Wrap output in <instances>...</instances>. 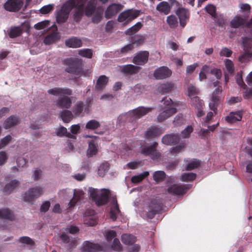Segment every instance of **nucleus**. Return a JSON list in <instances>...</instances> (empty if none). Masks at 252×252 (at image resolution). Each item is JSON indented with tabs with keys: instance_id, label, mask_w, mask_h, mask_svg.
I'll list each match as a JSON object with an SVG mask.
<instances>
[{
	"instance_id": "1",
	"label": "nucleus",
	"mask_w": 252,
	"mask_h": 252,
	"mask_svg": "<svg viewBox=\"0 0 252 252\" xmlns=\"http://www.w3.org/2000/svg\"><path fill=\"white\" fill-rule=\"evenodd\" d=\"M48 93L55 96H61L56 102V106L61 109H68L72 104V100L68 96L72 94L71 89L67 88L55 87L48 90Z\"/></svg>"
},
{
	"instance_id": "2",
	"label": "nucleus",
	"mask_w": 252,
	"mask_h": 252,
	"mask_svg": "<svg viewBox=\"0 0 252 252\" xmlns=\"http://www.w3.org/2000/svg\"><path fill=\"white\" fill-rule=\"evenodd\" d=\"M63 64L68 66L65 69V71L67 73L85 77L87 76L90 73L89 70H84L81 59L73 58H66L63 61Z\"/></svg>"
},
{
	"instance_id": "3",
	"label": "nucleus",
	"mask_w": 252,
	"mask_h": 252,
	"mask_svg": "<svg viewBox=\"0 0 252 252\" xmlns=\"http://www.w3.org/2000/svg\"><path fill=\"white\" fill-rule=\"evenodd\" d=\"M90 197L98 206L107 203L110 191L107 189H102L99 191L96 189L90 188L89 189Z\"/></svg>"
},
{
	"instance_id": "4",
	"label": "nucleus",
	"mask_w": 252,
	"mask_h": 252,
	"mask_svg": "<svg viewBox=\"0 0 252 252\" xmlns=\"http://www.w3.org/2000/svg\"><path fill=\"white\" fill-rule=\"evenodd\" d=\"M88 0H70L69 2L73 5V18L74 21L79 23L85 12L84 6Z\"/></svg>"
},
{
	"instance_id": "5",
	"label": "nucleus",
	"mask_w": 252,
	"mask_h": 252,
	"mask_svg": "<svg viewBox=\"0 0 252 252\" xmlns=\"http://www.w3.org/2000/svg\"><path fill=\"white\" fill-rule=\"evenodd\" d=\"M219 84L220 82L218 81H216L213 83L215 87L219 86L213 93L211 101L209 104L210 109L214 111L215 114H217L218 106L220 103V95L222 89L221 87L219 85Z\"/></svg>"
},
{
	"instance_id": "6",
	"label": "nucleus",
	"mask_w": 252,
	"mask_h": 252,
	"mask_svg": "<svg viewBox=\"0 0 252 252\" xmlns=\"http://www.w3.org/2000/svg\"><path fill=\"white\" fill-rule=\"evenodd\" d=\"M74 5L69 2V0L65 2L60 10L57 11L56 14V21L58 24L65 23L68 18L69 13L73 9Z\"/></svg>"
},
{
	"instance_id": "7",
	"label": "nucleus",
	"mask_w": 252,
	"mask_h": 252,
	"mask_svg": "<svg viewBox=\"0 0 252 252\" xmlns=\"http://www.w3.org/2000/svg\"><path fill=\"white\" fill-rule=\"evenodd\" d=\"M43 193V189L40 187L31 188L24 193L23 200L30 204H33L34 200L39 198Z\"/></svg>"
},
{
	"instance_id": "8",
	"label": "nucleus",
	"mask_w": 252,
	"mask_h": 252,
	"mask_svg": "<svg viewBox=\"0 0 252 252\" xmlns=\"http://www.w3.org/2000/svg\"><path fill=\"white\" fill-rule=\"evenodd\" d=\"M158 143L154 142L151 145H145L141 147V154L145 156H149L151 159L156 160L159 158L161 154L157 150Z\"/></svg>"
},
{
	"instance_id": "9",
	"label": "nucleus",
	"mask_w": 252,
	"mask_h": 252,
	"mask_svg": "<svg viewBox=\"0 0 252 252\" xmlns=\"http://www.w3.org/2000/svg\"><path fill=\"white\" fill-rule=\"evenodd\" d=\"M152 109V107H138L128 112L126 115L127 120L133 122L135 120L140 119L151 112Z\"/></svg>"
},
{
	"instance_id": "10",
	"label": "nucleus",
	"mask_w": 252,
	"mask_h": 252,
	"mask_svg": "<svg viewBox=\"0 0 252 252\" xmlns=\"http://www.w3.org/2000/svg\"><path fill=\"white\" fill-rule=\"evenodd\" d=\"M162 203L159 199H153L150 202L146 213V217L149 219H153L156 214L162 209Z\"/></svg>"
},
{
	"instance_id": "11",
	"label": "nucleus",
	"mask_w": 252,
	"mask_h": 252,
	"mask_svg": "<svg viewBox=\"0 0 252 252\" xmlns=\"http://www.w3.org/2000/svg\"><path fill=\"white\" fill-rule=\"evenodd\" d=\"M139 15V11L137 10L130 9L121 12L118 17V21L119 22H125L127 24L130 22Z\"/></svg>"
},
{
	"instance_id": "12",
	"label": "nucleus",
	"mask_w": 252,
	"mask_h": 252,
	"mask_svg": "<svg viewBox=\"0 0 252 252\" xmlns=\"http://www.w3.org/2000/svg\"><path fill=\"white\" fill-rule=\"evenodd\" d=\"M24 4L21 0H7L4 4V9L9 12L19 11Z\"/></svg>"
},
{
	"instance_id": "13",
	"label": "nucleus",
	"mask_w": 252,
	"mask_h": 252,
	"mask_svg": "<svg viewBox=\"0 0 252 252\" xmlns=\"http://www.w3.org/2000/svg\"><path fill=\"white\" fill-rule=\"evenodd\" d=\"M149 53L147 51L138 52L132 59V63L138 65H144L148 61Z\"/></svg>"
},
{
	"instance_id": "14",
	"label": "nucleus",
	"mask_w": 252,
	"mask_h": 252,
	"mask_svg": "<svg viewBox=\"0 0 252 252\" xmlns=\"http://www.w3.org/2000/svg\"><path fill=\"white\" fill-rule=\"evenodd\" d=\"M172 73V71L168 67L162 66L154 71V76L157 79H164L170 77Z\"/></svg>"
},
{
	"instance_id": "15",
	"label": "nucleus",
	"mask_w": 252,
	"mask_h": 252,
	"mask_svg": "<svg viewBox=\"0 0 252 252\" xmlns=\"http://www.w3.org/2000/svg\"><path fill=\"white\" fill-rule=\"evenodd\" d=\"M189 189L188 185H178L174 184L168 187L167 191L173 195H184Z\"/></svg>"
},
{
	"instance_id": "16",
	"label": "nucleus",
	"mask_w": 252,
	"mask_h": 252,
	"mask_svg": "<svg viewBox=\"0 0 252 252\" xmlns=\"http://www.w3.org/2000/svg\"><path fill=\"white\" fill-rule=\"evenodd\" d=\"M123 5L119 3H112L109 5L105 11V17L111 19L118 13L123 8Z\"/></svg>"
},
{
	"instance_id": "17",
	"label": "nucleus",
	"mask_w": 252,
	"mask_h": 252,
	"mask_svg": "<svg viewBox=\"0 0 252 252\" xmlns=\"http://www.w3.org/2000/svg\"><path fill=\"white\" fill-rule=\"evenodd\" d=\"M85 193L80 189H74L73 191V196L68 203L69 208L74 207L76 204L82 200L84 197Z\"/></svg>"
},
{
	"instance_id": "18",
	"label": "nucleus",
	"mask_w": 252,
	"mask_h": 252,
	"mask_svg": "<svg viewBox=\"0 0 252 252\" xmlns=\"http://www.w3.org/2000/svg\"><path fill=\"white\" fill-rule=\"evenodd\" d=\"M102 248L97 244L87 241L83 245L82 251L84 252H96L100 251Z\"/></svg>"
},
{
	"instance_id": "19",
	"label": "nucleus",
	"mask_w": 252,
	"mask_h": 252,
	"mask_svg": "<svg viewBox=\"0 0 252 252\" xmlns=\"http://www.w3.org/2000/svg\"><path fill=\"white\" fill-rule=\"evenodd\" d=\"M180 137L178 134H170L164 135L162 138V143L167 145H175L180 141Z\"/></svg>"
},
{
	"instance_id": "20",
	"label": "nucleus",
	"mask_w": 252,
	"mask_h": 252,
	"mask_svg": "<svg viewBox=\"0 0 252 252\" xmlns=\"http://www.w3.org/2000/svg\"><path fill=\"white\" fill-rule=\"evenodd\" d=\"M121 72L124 74L132 75L137 73L141 69V67L128 64L120 66Z\"/></svg>"
},
{
	"instance_id": "21",
	"label": "nucleus",
	"mask_w": 252,
	"mask_h": 252,
	"mask_svg": "<svg viewBox=\"0 0 252 252\" xmlns=\"http://www.w3.org/2000/svg\"><path fill=\"white\" fill-rule=\"evenodd\" d=\"M176 14L179 17L181 26L184 28L186 25V21L189 17L188 11L184 8H179L176 11Z\"/></svg>"
},
{
	"instance_id": "22",
	"label": "nucleus",
	"mask_w": 252,
	"mask_h": 252,
	"mask_svg": "<svg viewBox=\"0 0 252 252\" xmlns=\"http://www.w3.org/2000/svg\"><path fill=\"white\" fill-rule=\"evenodd\" d=\"M176 112V108L174 107L165 109L158 115L157 120L158 122H162Z\"/></svg>"
},
{
	"instance_id": "23",
	"label": "nucleus",
	"mask_w": 252,
	"mask_h": 252,
	"mask_svg": "<svg viewBox=\"0 0 252 252\" xmlns=\"http://www.w3.org/2000/svg\"><path fill=\"white\" fill-rule=\"evenodd\" d=\"M60 238L64 244L67 245V249L68 250L74 249L77 246V240L75 239L71 240L70 237L64 233L61 234Z\"/></svg>"
},
{
	"instance_id": "24",
	"label": "nucleus",
	"mask_w": 252,
	"mask_h": 252,
	"mask_svg": "<svg viewBox=\"0 0 252 252\" xmlns=\"http://www.w3.org/2000/svg\"><path fill=\"white\" fill-rule=\"evenodd\" d=\"M97 5L96 0H90L84 7L85 15L87 17H91L94 13Z\"/></svg>"
},
{
	"instance_id": "25",
	"label": "nucleus",
	"mask_w": 252,
	"mask_h": 252,
	"mask_svg": "<svg viewBox=\"0 0 252 252\" xmlns=\"http://www.w3.org/2000/svg\"><path fill=\"white\" fill-rule=\"evenodd\" d=\"M19 123V117L15 115H11L4 121L3 124L4 128L5 129H8L17 125Z\"/></svg>"
},
{
	"instance_id": "26",
	"label": "nucleus",
	"mask_w": 252,
	"mask_h": 252,
	"mask_svg": "<svg viewBox=\"0 0 252 252\" xmlns=\"http://www.w3.org/2000/svg\"><path fill=\"white\" fill-rule=\"evenodd\" d=\"M19 182L18 180L16 179L11 180L5 185L3 192L6 195H9L19 186Z\"/></svg>"
},
{
	"instance_id": "27",
	"label": "nucleus",
	"mask_w": 252,
	"mask_h": 252,
	"mask_svg": "<svg viewBox=\"0 0 252 252\" xmlns=\"http://www.w3.org/2000/svg\"><path fill=\"white\" fill-rule=\"evenodd\" d=\"M242 118V112L241 111L231 112L229 115L225 117V120L228 123H234L240 121Z\"/></svg>"
},
{
	"instance_id": "28",
	"label": "nucleus",
	"mask_w": 252,
	"mask_h": 252,
	"mask_svg": "<svg viewBox=\"0 0 252 252\" xmlns=\"http://www.w3.org/2000/svg\"><path fill=\"white\" fill-rule=\"evenodd\" d=\"M171 6L165 1L160 2L156 7V10L160 13L168 15L171 11Z\"/></svg>"
},
{
	"instance_id": "29",
	"label": "nucleus",
	"mask_w": 252,
	"mask_h": 252,
	"mask_svg": "<svg viewBox=\"0 0 252 252\" xmlns=\"http://www.w3.org/2000/svg\"><path fill=\"white\" fill-rule=\"evenodd\" d=\"M175 89V84L171 82H166L158 86V91L162 94L168 93Z\"/></svg>"
},
{
	"instance_id": "30",
	"label": "nucleus",
	"mask_w": 252,
	"mask_h": 252,
	"mask_svg": "<svg viewBox=\"0 0 252 252\" xmlns=\"http://www.w3.org/2000/svg\"><path fill=\"white\" fill-rule=\"evenodd\" d=\"M65 43L66 46L74 48L80 47L82 45V40L76 37L66 40Z\"/></svg>"
},
{
	"instance_id": "31",
	"label": "nucleus",
	"mask_w": 252,
	"mask_h": 252,
	"mask_svg": "<svg viewBox=\"0 0 252 252\" xmlns=\"http://www.w3.org/2000/svg\"><path fill=\"white\" fill-rule=\"evenodd\" d=\"M161 134L160 130L156 126L149 128L146 132L145 137L147 138H153L159 136Z\"/></svg>"
},
{
	"instance_id": "32",
	"label": "nucleus",
	"mask_w": 252,
	"mask_h": 252,
	"mask_svg": "<svg viewBox=\"0 0 252 252\" xmlns=\"http://www.w3.org/2000/svg\"><path fill=\"white\" fill-rule=\"evenodd\" d=\"M113 204H114V206L111 208L110 217L113 221H115L117 220L118 215L120 213L121 211L119 209V204L116 199L113 201Z\"/></svg>"
},
{
	"instance_id": "33",
	"label": "nucleus",
	"mask_w": 252,
	"mask_h": 252,
	"mask_svg": "<svg viewBox=\"0 0 252 252\" xmlns=\"http://www.w3.org/2000/svg\"><path fill=\"white\" fill-rule=\"evenodd\" d=\"M109 81L108 77L104 75L100 76L96 81L95 89L98 90H102L105 87Z\"/></svg>"
},
{
	"instance_id": "34",
	"label": "nucleus",
	"mask_w": 252,
	"mask_h": 252,
	"mask_svg": "<svg viewBox=\"0 0 252 252\" xmlns=\"http://www.w3.org/2000/svg\"><path fill=\"white\" fill-rule=\"evenodd\" d=\"M0 219L13 220H14V215L13 212L8 208L0 209Z\"/></svg>"
},
{
	"instance_id": "35",
	"label": "nucleus",
	"mask_w": 252,
	"mask_h": 252,
	"mask_svg": "<svg viewBox=\"0 0 252 252\" xmlns=\"http://www.w3.org/2000/svg\"><path fill=\"white\" fill-rule=\"evenodd\" d=\"M98 152L97 144H95L94 141L92 140L89 143L88 149L87 152V155L88 157H92L95 155Z\"/></svg>"
},
{
	"instance_id": "36",
	"label": "nucleus",
	"mask_w": 252,
	"mask_h": 252,
	"mask_svg": "<svg viewBox=\"0 0 252 252\" xmlns=\"http://www.w3.org/2000/svg\"><path fill=\"white\" fill-rule=\"evenodd\" d=\"M121 240L124 244L131 245L135 242L136 237L131 234H124L122 235Z\"/></svg>"
},
{
	"instance_id": "37",
	"label": "nucleus",
	"mask_w": 252,
	"mask_h": 252,
	"mask_svg": "<svg viewBox=\"0 0 252 252\" xmlns=\"http://www.w3.org/2000/svg\"><path fill=\"white\" fill-rule=\"evenodd\" d=\"M73 117L72 112L67 110H63L60 113V117L64 123H69L73 119Z\"/></svg>"
},
{
	"instance_id": "38",
	"label": "nucleus",
	"mask_w": 252,
	"mask_h": 252,
	"mask_svg": "<svg viewBox=\"0 0 252 252\" xmlns=\"http://www.w3.org/2000/svg\"><path fill=\"white\" fill-rule=\"evenodd\" d=\"M103 13V9L101 7H98L92 18V22L94 24L99 23L102 20Z\"/></svg>"
},
{
	"instance_id": "39",
	"label": "nucleus",
	"mask_w": 252,
	"mask_h": 252,
	"mask_svg": "<svg viewBox=\"0 0 252 252\" xmlns=\"http://www.w3.org/2000/svg\"><path fill=\"white\" fill-rule=\"evenodd\" d=\"M149 175V172L148 171H145L139 175L134 176L131 178V182L134 184L139 183L148 176Z\"/></svg>"
},
{
	"instance_id": "40",
	"label": "nucleus",
	"mask_w": 252,
	"mask_h": 252,
	"mask_svg": "<svg viewBox=\"0 0 252 252\" xmlns=\"http://www.w3.org/2000/svg\"><path fill=\"white\" fill-rule=\"evenodd\" d=\"M56 134L59 137L66 136V137L72 138L73 135L67 132L66 128L62 126L57 129Z\"/></svg>"
},
{
	"instance_id": "41",
	"label": "nucleus",
	"mask_w": 252,
	"mask_h": 252,
	"mask_svg": "<svg viewBox=\"0 0 252 252\" xmlns=\"http://www.w3.org/2000/svg\"><path fill=\"white\" fill-rule=\"evenodd\" d=\"M23 33V30L20 27H15L11 29L9 36L10 38H15L20 36Z\"/></svg>"
},
{
	"instance_id": "42",
	"label": "nucleus",
	"mask_w": 252,
	"mask_h": 252,
	"mask_svg": "<svg viewBox=\"0 0 252 252\" xmlns=\"http://www.w3.org/2000/svg\"><path fill=\"white\" fill-rule=\"evenodd\" d=\"M100 126V123L95 120H91L86 124V128L89 130H95Z\"/></svg>"
},
{
	"instance_id": "43",
	"label": "nucleus",
	"mask_w": 252,
	"mask_h": 252,
	"mask_svg": "<svg viewBox=\"0 0 252 252\" xmlns=\"http://www.w3.org/2000/svg\"><path fill=\"white\" fill-rule=\"evenodd\" d=\"M142 27V24L141 22H138L135 25L129 28L126 32V35H131L137 32Z\"/></svg>"
},
{
	"instance_id": "44",
	"label": "nucleus",
	"mask_w": 252,
	"mask_h": 252,
	"mask_svg": "<svg viewBox=\"0 0 252 252\" xmlns=\"http://www.w3.org/2000/svg\"><path fill=\"white\" fill-rule=\"evenodd\" d=\"M166 21L170 28L175 29L178 26V22L176 17L174 15H170L167 17Z\"/></svg>"
},
{
	"instance_id": "45",
	"label": "nucleus",
	"mask_w": 252,
	"mask_h": 252,
	"mask_svg": "<svg viewBox=\"0 0 252 252\" xmlns=\"http://www.w3.org/2000/svg\"><path fill=\"white\" fill-rule=\"evenodd\" d=\"M244 20L240 17H235L230 22V26L234 28H238L244 24Z\"/></svg>"
},
{
	"instance_id": "46",
	"label": "nucleus",
	"mask_w": 252,
	"mask_h": 252,
	"mask_svg": "<svg viewBox=\"0 0 252 252\" xmlns=\"http://www.w3.org/2000/svg\"><path fill=\"white\" fill-rule=\"evenodd\" d=\"M166 177L165 173L163 171H157L153 174V179L156 182H160L163 181Z\"/></svg>"
},
{
	"instance_id": "47",
	"label": "nucleus",
	"mask_w": 252,
	"mask_h": 252,
	"mask_svg": "<svg viewBox=\"0 0 252 252\" xmlns=\"http://www.w3.org/2000/svg\"><path fill=\"white\" fill-rule=\"evenodd\" d=\"M58 40V35L56 33H52L46 36L44 39V43L49 45L55 42Z\"/></svg>"
},
{
	"instance_id": "48",
	"label": "nucleus",
	"mask_w": 252,
	"mask_h": 252,
	"mask_svg": "<svg viewBox=\"0 0 252 252\" xmlns=\"http://www.w3.org/2000/svg\"><path fill=\"white\" fill-rule=\"evenodd\" d=\"M215 24L221 28H224L225 26V20L222 15L217 14L213 17Z\"/></svg>"
},
{
	"instance_id": "49",
	"label": "nucleus",
	"mask_w": 252,
	"mask_h": 252,
	"mask_svg": "<svg viewBox=\"0 0 252 252\" xmlns=\"http://www.w3.org/2000/svg\"><path fill=\"white\" fill-rule=\"evenodd\" d=\"M196 175L193 173H185L181 176V180L184 182L192 181L195 179Z\"/></svg>"
},
{
	"instance_id": "50",
	"label": "nucleus",
	"mask_w": 252,
	"mask_h": 252,
	"mask_svg": "<svg viewBox=\"0 0 252 252\" xmlns=\"http://www.w3.org/2000/svg\"><path fill=\"white\" fill-rule=\"evenodd\" d=\"M191 105L195 108H201L203 107L204 102L198 96H195L191 98Z\"/></svg>"
},
{
	"instance_id": "51",
	"label": "nucleus",
	"mask_w": 252,
	"mask_h": 252,
	"mask_svg": "<svg viewBox=\"0 0 252 252\" xmlns=\"http://www.w3.org/2000/svg\"><path fill=\"white\" fill-rule=\"evenodd\" d=\"M84 108V103L82 101H78L75 105L73 108V112L76 116H79L83 112Z\"/></svg>"
},
{
	"instance_id": "52",
	"label": "nucleus",
	"mask_w": 252,
	"mask_h": 252,
	"mask_svg": "<svg viewBox=\"0 0 252 252\" xmlns=\"http://www.w3.org/2000/svg\"><path fill=\"white\" fill-rule=\"evenodd\" d=\"M78 54L82 57L92 58L93 56V51L90 49H83L78 50Z\"/></svg>"
},
{
	"instance_id": "53",
	"label": "nucleus",
	"mask_w": 252,
	"mask_h": 252,
	"mask_svg": "<svg viewBox=\"0 0 252 252\" xmlns=\"http://www.w3.org/2000/svg\"><path fill=\"white\" fill-rule=\"evenodd\" d=\"M200 166V162L197 159H194L190 161L186 166V170H192Z\"/></svg>"
},
{
	"instance_id": "54",
	"label": "nucleus",
	"mask_w": 252,
	"mask_h": 252,
	"mask_svg": "<svg viewBox=\"0 0 252 252\" xmlns=\"http://www.w3.org/2000/svg\"><path fill=\"white\" fill-rule=\"evenodd\" d=\"M18 242L22 244H26L31 246H33L34 244V241L28 236L20 237L18 239Z\"/></svg>"
},
{
	"instance_id": "55",
	"label": "nucleus",
	"mask_w": 252,
	"mask_h": 252,
	"mask_svg": "<svg viewBox=\"0 0 252 252\" xmlns=\"http://www.w3.org/2000/svg\"><path fill=\"white\" fill-rule=\"evenodd\" d=\"M193 131V127L191 126H188L181 132V136L184 138L189 137L190 133Z\"/></svg>"
},
{
	"instance_id": "56",
	"label": "nucleus",
	"mask_w": 252,
	"mask_h": 252,
	"mask_svg": "<svg viewBox=\"0 0 252 252\" xmlns=\"http://www.w3.org/2000/svg\"><path fill=\"white\" fill-rule=\"evenodd\" d=\"M225 67L228 72L232 74L234 72V67L233 62L229 59H226L225 61Z\"/></svg>"
},
{
	"instance_id": "57",
	"label": "nucleus",
	"mask_w": 252,
	"mask_h": 252,
	"mask_svg": "<svg viewBox=\"0 0 252 252\" xmlns=\"http://www.w3.org/2000/svg\"><path fill=\"white\" fill-rule=\"evenodd\" d=\"M50 22L49 21H43L39 22L34 26V28L37 30H42L49 26Z\"/></svg>"
},
{
	"instance_id": "58",
	"label": "nucleus",
	"mask_w": 252,
	"mask_h": 252,
	"mask_svg": "<svg viewBox=\"0 0 252 252\" xmlns=\"http://www.w3.org/2000/svg\"><path fill=\"white\" fill-rule=\"evenodd\" d=\"M12 138L10 135H6L0 141V149L5 147L12 140Z\"/></svg>"
},
{
	"instance_id": "59",
	"label": "nucleus",
	"mask_w": 252,
	"mask_h": 252,
	"mask_svg": "<svg viewBox=\"0 0 252 252\" xmlns=\"http://www.w3.org/2000/svg\"><path fill=\"white\" fill-rule=\"evenodd\" d=\"M206 11L208 12L212 17H214L217 14H216V7L212 4H208L205 7Z\"/></svg>"
},
{
	"instance_id": "60",
	"label": "nucleus",
	"mask_w": 252,
	"mask_h": 252,
	"mask_svg": "<svg viewBox=\"0 0 252 252\" xmlns=\"http://www.w3.org/2000/svg\"><path fill=\"white\" fill-rule=\"evenodd\" d=\"M173 124L175 126H178L182 125L184 123V119L182 115H177L173 120Z\"/></svg>"
},
{
	"instance_id": "61",
	"label": "nucleus",
	"mask_w": 252,
	"mask_h": 252,
	"mask_svg": "<svg viewBox=\"0 0 252 252\" xmlns=\"http://www.w3.org/2000/svg\"><path fill=\"white\" fill-rule=\"evenodd\" d=\"M209 71V66L204 65L202 66L201 70L199 73V77L200 81L206 78V72Z\"/></svg>"
},
{
	"instance_id": "62",
	"label": "nucleus",
	"mask_w": 252,
	"mask_h": 252,
	"mask_svg": "<svg viewBox=\"0 0 252 252\" xmlns=\"http://www.w3.org/2000/svg\"><path fill=\"white\" fill-rule=\"evenodd\" d=\"M54 9V5L53 4H48L43 6L40 9V12L43 14H46L50 13Z\"/></svg>"
},
{
	"instance_id": "63",
	"label": "nucleus",
	"mask_w": 252,
	"mask_h": 252,
	"mask_svg": "<svg viewBox=\"0 0 252 252\" xmlns=\"http://www.w3.org/2000/svg\"><path fill=\"white\" fill-rule=\"evenodd\" d=\"M112 248L117 251H121L122 250V247L118 239L115 238L113 240Z\"/></svg>"
},
{
	"instance_id": "64",
	"label": "nucleus",
	"mask_w": 252,
	"mask_h": 252,
	"mask_svg": "<svg viewBox=\"0 0 252 252\" xmlns=\"http://www.w3.org/2000/svg\"><path fill=\"white\" fill-rule=\"evenodd\" d=\"M232 53V51L228 48L224 47L220 51V56L230 57L231 56Z\"/></svg>"
}]
</instances>
